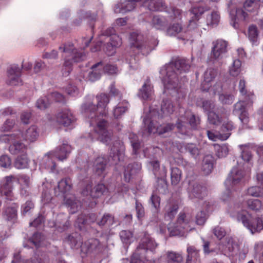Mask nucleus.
<instances>
[{
	"instance_id": "1",
	"label": "nucleus",
	"mask_w": 263,
	"mask_h": 263,
	"mask_svg": "<svg viewBox=\"0 0 263 263\" xmlns=\"http://www.w3.org/2000/svg\"><path fill=\"white\" fill-rule=\"evenodd\" d=\"M190 68L189 61L181 58H177L162 67L160 73L161 75L165 74L162 79L163 92L176 97L177 99L183 98L184 92L180 89L179 77L187 72Z\"/></svg>"
},
{
	"instance_id": "2",
	"label": "nucleus",
	"mask_w": 263,
	"mask_h": 263,
	"mask_svg": "<svg viewBox=\"0 0 263 263\" xmlns=\"http://www.w3.org/2000/svg\"><path fill=\"white\" fill-rule=\"evenodd\" d=\"M97 106H96L91 101L90 99L87 102L82 106V110L86 112H90L89 118L91 119L90 124L93 122H96L97 127L95 130L98 135V139L101 142L108 145L112 139V133L107 129V123L104 119H99V116L97 115V111L100 115L105 116L107 114L106 107L109 102L108 96L104 93H101L97 96Z\"/></svg>"
},
{
	"instance_id": "3",
	"label": "nucleus",
	"mask_w": 263,
	"mask_h": 263,
	"mask_svg": "<svg viewBox=\"0 0 263 263\" xmlns=\"http://www.w3.org/2000/svg\"><path fill=\"white\" fill-rule=\"evenodd\" d=\"M59 49L64 52L62 55L64 60L63 68L62 69L64 76H66L70 73L74 63L80 62L86 59L85 53L76 49L71 43L64 44Z\"/></svg>"
},
{
	"instance_id": "4",
	"label": "nucleus",
	"mask_w": 263,
	"mask_h": 263,
	"mask_svg": "<svg viewBox=\"0 0 263 263\" xmlns=\"http://www.w3.org/2000/svg\"><path fill=\"white\" fill-rule=\"evenodd\" d=\"M231 215L235 217L238 221H241L243 225L254 234L259 232L263 229L262 219L255 215H253L246 210H236L231 211Z\"/></svg>"
},
{
	"instance_id": "5",
	"label": "nucleus",
	"mask_w": 263,
	"mask_h": 263,
	"mask_svg": "<svg viewBox=\"0 0 263 263\" xmlns=\"http://www.w3.org/2000/svg\"><path fill=\"white\" fill-rule=\"evenodd\" d=\"M245 177V173L242 169L238 166L233 167L225 181L227 188V193L222 196V199L226 201L230 197V189L239 185Z\"/></svg>"
},
{
	"instance_id": "6",
	"label": "nucleus",
	"mask_w": 263,
	"mask_h": 263,
	"mask_svg": "<svg viewBox=\"0 0 263 263\" xmlns=\"http://www.w3.org/2000/svg\"><path fill=\"white\" fill-rule=\"evenodd\" d=\"M141 35L136 33H132L130 34V44L132 47L140 50L143 54L149 53L158 44V42L155 39L149 41H141Z\"/></svg>"
},
{
	"instance_id": "7",
	"label": "nucleus",
	"mask_w": 263,
	"mask_h": 263,
	"mask_svg": "<svg viewBox=\"0 0 263 263\" xmlns=\"http://www.w3.org/2000/svg\"><path fill=\"white\" fill-rule=\"evenodd\" d=\"M237 1L230 0L228 3V10L231 18V25L235 29L239 28L238 21L245 20L247 13L243 10L237 8Z\"/></svg>"
},
{
	"instance_id": "8",
	"label": "nucleus",
	"mask_w": 263,
	"mask_h": 263,
	"mask_svg": "<svg viewBox=\"0 0 263 263\" xmlns=\"http://www.w3.org/2000/svg\"><path fill=\"white\" fill-rule=\"evenodd\" d=\"M192 223L193 221L190 215L184 213L180 214L176 229L174 231L170 230L171 234L173 236L183 235L185 232H188L194 229V228L191 227Z\"/></svg>"
},
{
	"instance_id": "9",
	"label": "nucleus",
	"mask_w": 263,
	"mask_h": 263,
	"mask_svg": "<svg viewBox=\"0 0 263 263\" xmlns=\"http://www.w3.org/2000/svg\"><path fill=\"white\" fill-rule=\"evenodd\" d=\"M174 111V106L172 102L166 99L163 100L160 112L157 111L155 109H150V114L154 118L157 117L158 119H161L170 115Z\"/></svg>"
},
{
	"instance_id": "10",
	"label": "nucleus",
	"mask_w": 263,
	"mask_h": 263,
	"mask_svg": "<svg viewBox=\"0 0 263 263\" xmlns=\"http://www.w3.org/2000/svg\"><path fill=\"white\" fill-rule=\"evenodd\" d=\"M17 180L14 175L5 177L1 181L0 193L2 196L11 197L13 188V183Z\"/></svg>"
},
{
	"instance_id": "11",
	"label": "nucleus",
	"mask_w": 263,
	"mask_h": 263,
	"mask_svg": "<svg viewBox=\"0 0 263 263\" xmlns=\"http://www.w3.org/2000/svg\"><path fill=\"white\" fill-rule=\"evenodd\" d=\"M124 150L125 148L122 142L120 140L114 142L110 148L109 157L112 158L115 164L123 159Z\"/></svg>"
},
{
	"instance_id": "12",
	"label": "nucleus",
	"mask_w": 263,
	"mask_h": 263,
	"mask_svg": "<svg viewBox=\"0 0 263 263\" xmlns=\"http://www.w3.org/2000/svg\"><path fill=\"white\" fill-rule=\"evenodd\" d=\"M21 67L16 65L11 66L8 70L7 83L13 86L18 85L21 84Z\"/></svg>"
},
{
	"instance_id": "13",
	"label": "nucleus",
	"mask_w": 263,
	"mask_h": 263,
	"mask_svg": "<svg viewBox=\"0 0 263 263\" xmlns=\"http://www.w3.org/2000/svg\"><path fill=\"white\" fill-rule=\"evenodd\" d=\"M208 9L203 6H194L190 11L191 18L190 20L188 28L189 30H193L197 27V21L200 16L207 10Z\"/></svg>"
},
{
	"instance_id": "14",
	"label": "nucleus",
	"mask_w": 263,
	"mask_h": 263,
	"mask_svg": "<svg viewBox=\"0 0 263 263\" xmlns=\"http://www.w3.org/2000/svg\"><path fill=\"white\" fill-rule=\"evenodd\" d=\"M98 219L97 215L95 213H90L88 215L81 214L77 218L76 226L82 230L85 226L90 225L95 222H97Z\"/></svg>"
},
{
	"instance_id": "15",
	"label": "nucleus",
	"mask_w": 263,
	"mask_h": 263,
	"mask_svg": "<svg viewBox=\"0 0 263 263\" xmlns=\"http://www.w3.org/2000/svg\"><path fill=\"white\" fill-rule=\"evenodd\" d=\"M72 188L71 180L69 178L61 179L54 187V194L57 196H64L70 191Z\"/></svg>"
},
{
	"instance_id": "16",
	"label": "nucleus",
	"mask_w": 263,
	"mask_h": 263,
	"mask_svg": "<svg viewBox=\"0 0 263 263\" xmlns=\"http://www.w3.org/2000/svg\"><path fill=\"white\" fill-rule=\"evenodd\" d=\"M56 120L60 124L68 126L74 121L75 119L69 110L64 109L57 114Z\"/></svg>"
},
{
	"instance_id": "17",
	"label": "nucleus",
	"mask_w": 263,
	"mask_h": 263,
	"mask_svg": "<svg viewBox=\"0 0 263 263\" xmlns=\"http://www.w3.org/2000/svg\"><path fill=\"white\" fill-rule=\"evenodd\" d=\"M102 245L98 239L91 238L83 243L81 246V251L85 254L93 252H98L101 250Z\"/></svg>"
},
{
	"instance_id": "18",
	"label": "nucleus",
	"mask_w": 263,
	"mask_h": 263,
	"mask_svg": "<svg viewBox=\"0 0 263 263\" xmlns=\"http://www.w3.org/2000/svg\"><path fill=\"white\" fill-rule=\"evenodd\" d=\"M157 246V244L152 238L145 236L142 239L141 243L137 247V251L134 253H138V256L139 258H140L139 255L142 253L140 252L141 250H143L144 252L145 250H150L153 252Z\"/></svg>"
},
{
	"instance_id": "19",
	"label": "nucleus",
	"mask_w": 263,
	"mask_h": 263,
	"mask_svg": "<svg viewBox=\"0 0 263 263\" xmlns=\"http://www.w3.org/2000/svg\"><path fill=\"white\" fill-rule=\"evenodd\" d=\"M153 94V86L149 78H147L142 87L139 89L138 96L143 100H147L151 99Z\"/></svg>"
},
{
	"instance_id": "20",
	"label": "nucleus",
	"mask_w": 263,
	"mask_h": 263,
	"mask_svg": "<svg viewBox=\"0 0 263 263\" xmlns=\"http://www.w3.org/2000/svg\"><path fill=\"white\" fill-rule=\"evenodd\" d=\"M212 52L215 59L220 58L221 54L227 51V43L222 40H218L213 42Z\"/></svg>"
},
{
	"instance_id": "21",
	"label": "nucleus",
	"mask_w": 263,
	"mask_h": 263,
	"mask_svg": "<svg viewBox=\"0 0 263 263\" xmlns=\"http://www.w3.org/2000/svg\"><path fill=\"white\" fill-rule=\"evenodd\" d=\"M227 110L223 107L217 108L215 111H212L209 112L208 120L211 124L218 125L221 122L222 118L226 115Z\"/></svg>"
},
{
	"instance_id": "22",
	"label": "nucleus",
	"mask_w": 263,
	"mask_h": 263,
	"mask_svg": "<svg viewBox=\"0 0 263 263\" xmlns=\"http://www.w3.org/2000/svg\"><path fill=\"white\" fill-rule=\"evenodd\" d=\"M141 166L138 163L129 164L125 168L124 175L125 181L129 182L141 170Z\"/></svg>"
},
{
	"instance_id": "23",
	"label": "nucleus",
	"mask_w": 263,
	"mask_h": 263,
	"mask_svg": "<svg viewBox=\"0 0 263 263\" xmlns=\"http://www.w3.org/2000/svg\"><path fill=\"white\" fill-rule=\"evenodd\" d=\"M190 197L202 199L206 195V189L197 183L191 184L189 187Z\"/></svg>"
},
{
	"instance_id": "24",
	"label": "nucleus",
	"mask_w": 263,
	"mask_h": 263,
	"mask_svg": "<svg viewBox=\"0 0 263 263\" xmlns=\"http://www.w3.org/2000/svg\"><path fill=\"white\" fill-rule=\"evenodd\" d=\"M21 140L14 141L9 147L10 153L14 155L27 154V146L21 142Z\"/></svg>"
},
{
	"instance_id": "25",
	"label": "nucleus",
	"mask_w": 263,
	"mask_h": 263,
	"mask_svg": "<svg viewBox=\"0 0 263 263\" xmlns=\"http://www.w3.org/2000/svg\"><path fill=\"white\" fill-rule=\"evenodd\" d=\"M54 157L52 152L45 155L40 161L41 167L53 172L55 167V162L53 160Z\"/></svg>"
},
{
	"instance_id": "26",
	"label": "nucleus",
	"mask_w": 263,
	"mask_h": 263,
	"mask_svg": "<svg viewBox=\"0 0 263 263\" xmlns=\"http://www.w3.org/2000/svg\"><path fill=\"white\" fill-rule=\"evenodd\" d=\"M143 5L151 11H163L166 9L162 0H144Z\"/></svg>"
},
{
	"instance_id": "27",
	"label": "nucleus",
	"mask_w": 263,
	"mask_h": 263,
	"mask_svg": "<svg viewBox=\"0 0 263 263\" xmlns=\"http://www.w3.org/2000/svg\"><path fill=\"white\" fill-rule=\"evenodd\" d=\"M23 137L21 140H24L29 142L35 141L39 137V130L36 126L33 125L29 127L25 133H22Z\"/></svg>"
},
{
	"instance_id": "28",
	"label": "nucleus",
	"mask_w": 263,
	"mask_h": 263,
	"mask_svg": "<svg viewBox=\"0 0 263 263\" xmlns=\"http://www.w3.org/2000/svg\"><path fill=\"white\" fill-rule=\"evenodd\" d=\"M107 164V160L104 157H97L93 162V171L98 176L104 174Z\"/></svg>"
},
{
	"instance_id": "29",
	"label": "nucleus",
	"mask_w": 263,
	"mask_h": 263,
	"mask_svg": "<svg viewBox=\"0 0 263 263\" xmlns=\"http://www.w3.org/2000/svg\"><path fill=\"white\" fill-rule=\"evenodd\" d=\"M215 159L212 155H206L203 157L201 170L204 175H209L213 168Z\"/></svg>"
},
{
	"instance_id": "30",
	"label": "nucleus",
	"mask_w": 263,
	"mask_h": 263,
	"mask_svg": "<svg viewBox=\"0 0 263 263\" xmlns=\"http://www.w3.org/2000/svg\"><path fill=\"white\" fill-rule=\"evenodd\" d=\"M65 241L67 242L71 248L78 249L83 244L82 242L81 235L78 233H73L68 235L65 238Z\"/></svg>"
},
{
	"instance_id": "31",
	"label": "nucleus",
	"mask_w": 263,
	"mask_h": 263,
	"mask_svg": "<svg viewBox=\"0 0 263 263\" xmlns=\"http://www.w3.org/2000/svg\"><path fill=\"white\" fill-rule=\"evenodd\" d=\"M62 197L64 198L65 203L70 207L71 213H75L81 208V202L77 200L73 195L66 194Z\"/></svg>"
},
{
	"instance_id": "32",
	"label": "nucleus",
	"mask_w": 263,
	"mask_h": 263,
	"mask_svg": "<svg viewBox=\"0 0 263 263\" xmlns=\"http://www.w3.org/2000/svg\"><path fill=\"white\" fill-rule=\"evenodd\" d=\"M178 205L176 201L171 200L167 202L165 207V218L168 220L172 219L177 213Z\"/></svg>"
},
{
	"instance_id": "33",
	"label": "nucleus",
	"mask_w": 263,
	"mask_h": 263,
	"mask_svg": "<svg viewBox=\"0 0 263 263\" xmlns=\"http://www.w3.org/2000/svg\"><path fill=\"white\" fill-rule=\"evenodd\" d=\"M71 151V147L66 143H63L62 146L57 147L55 151L53 153V155L59 160L63 161L66 159L67 155H68Z\"/></svg>"
},
{
	"instance_id": "34",
	"label": "nucleus",
	"mask_w": 263,
	"mask_h": 263,
	"mask_svg": "<svg viewBox=\"0 0 263 263\" xmlns=\"http://www.w3.org/2000/svg\"><path fill=\"white\" fill-rule=\"evenodd\" d=\"M103 64L99 62L91 67V71L88 74V78L91 81H95L101 77L102 73Z\"/></svg>"
},
{
	"instance_id": "35",
	"label": "nucleus",
	"mask_w": 263,
	"mask_h": 263,
	"mask_svg": "<svg viewBox=\"0 0 263 263\" xmlns=\"http://www.w3.org/2000/svg\"><path fill=\"white\" fill-rule=\"evenodd\" d=\"M169 20L161 15H154L151 22V26L157 29H162L167 24Z\"/></svg>"
},
{
	"instance_id": "36",
	"label": "nucleus",
	"mask_w": 263,
	"mask_h": 263,
	"mask_svg": "<svg viewBox=\"0 0 263 263\" xmlns=\"http://www.w3.org/2000/svg\"><path fill=\"white\" fill-rule=\"evenodd\" d=\"M183 259L181 253L172 251L166 253V263H181Z\"/></svg>"
},
{
	"instance_id": "37",
	"label": "nucleus",
	"mask_w": 263,
	"mask_h": 263,
	"mask_svg": "<svg viewBox=\"0 0 263 263\" xmlns=\"http://www.w3.org/2000/svg\"><path fill=\"white\" fill-rule=\"evenodd\" d=\"M23 137L22 132L20 130L17 131L12 134L10 135H2L0 136V141L4 143H9L14 141L21 140V137Z\"/></svg>"
},
{
	"instance_id": "38",
	"label": "nucleus",
	"mask_w": 263,
	"mask_h": 263,
	"mask_svg": "<svg viewBox=\"0 0 263 263\" xmlns=\"http://www.w3.org/2000/svg\"><path fill=\"white\" fill-rule=\"evenodd\" d=\"M29 162L27 154L21 155L15 159L14 165L18 169H23L28 166Z\"/></svg>"
},
{
	"instance_id": "39",
	"label": "nucleus",
	"mask_w": 263,
	"mask_h": 263,
	"mask_svg": "<svg viewBox=\"0 0 263 263\" xmlns=\"http://www.w3.org/2000/svg\"><path fill=\"white\" fill-rule=\"evenodd\" d=\"M184 32L182 25L179 23L170 25L166 30V33L169 36H176L177 34Z\"/></svg>"
},
{
	"instance_id": "40",
	"label": "nucleus",
	"mask_w": 263,
	"mask_h": 263,
	"mask_svg": "<svg viewBox=\"0 0 263 263\" xmlns=\"http://www.w3.org/2000/svg\"><path fill=\"white\" fill-rule=\"evenodd\" d=\"M167 183L165 178H158L155 185L156 191L160 194H165L168 192Z\"/></svg>"
},
{
	"instance_id": "41",
	"label": "nucleus",
	"mask_w": 263,
	"mask_h": 263,
	"mask_svg": "<svg viewBox=\"0 0 263 263\" xmlns=\"http://www.w3.org/2000/svg\"><path fill=\"white\" fill-rule=\"evenodd\" d=\"M115 223L114 216L109 213H105L100 218H99L97 221V224L100 227H102L105 225L110 226Z\"/></svg>"
},
{
	"instance_id": "42",
	"label": "nucleus",
	"mask_w": 263,
	"mask_h": 263,
	"mask_svg": "<svg viewBox=\"0 0 263 263\" xmlns=\"http://www.w3.org/2000/svg\"><path fill=\"white\" fill-rule=\"evenodd\" d=\"M121 39L117 34L113 35L109 38V43L107 44L108 48L107 50L110 52L108 54H111L114 52V48L120 46L121 45Z\"/></svg>"
},
{
	"instance_id": "43",
	"label": "nucleus",
	"mask_w": 263,
	"mask_h": 263,
	"mask_svg": "<svg viewBox=\"0 0 263 263\" xmlns=\"http://www.w3.org/2000/svg\"><path fill=\"white\" fill-rule=\"evenodd\" d=\"M207 135L209 138L212 140L215 141L216 139H220L221 140H227L231 135V133H222L221 132H216V133H214L212 132L210 130H207Z\"/></svg>"
},
{
	"instance_id": "44",
	"label": "nucleus",
	"mask_w": 263,
	"mask_h": 263,
	"mask_svg": "<svg viewBox=\"0 0 263 263\" xmlns=\"http://www.w3.org/2000/svg\"><path fill=\"white\" fill-rule=\"evenodd\" d=\"M246 194L248 196L259 197L263 196V186H253L249 187Z\"/></svg>"
},
{
	"instance_id": "45",
	"label": "nucleus",
	"mask_w": 263,
	"mask_h": 263,
	"mask_svg": "<svg viewBox=\"0 0 263 263\" xmlns=\"http://www.w3.org/2000/svg\"><path fill=\"white\" fill-rule=\"evenodd\" d=\"M214 148L216 155L218 158L225 157L229 153V148L226 144H215Z\"/></svg>"
},
{
	"instance_id": "46",
	"label": "nucleus",
	"mask_w": 263,
	"mask_h": 263,
	"mask_svg": "<svg viewBox=\"0 0 263 263\" xmlns=\"http://www.w3.org/2000/svg\"><path fill=\"white\" fill-rule=\"evenodd\" d=\"M171 183L173 185H177L181 180V172L177 167H173L171 171Z\"/></svg>"
},
{
	"instance_id": "47",
	"label": "nucleus",
	"mask_w": 263,
	"mask_h": 263,
	"mask_svg": "<svg viewBox=\"0 0 263 263\" xmlns=\"http://www.w3.org/2000/svg\"><path fill=\"white\" fill-rule=\"evenodd\" d=\"M220 20V15L217 12L213 11L206 17V24L208 26L217 25Z\"/></svg>"
},
{
	"instance_id": "48",
	"label": "nucleus",
	"mask_w": 263,
	"mask_h": 263,
	"mask_svg": "<svg viewBox=\"0 0 263 263\" xmlns=\"http://www.w3.org/2000/svg\"><path fill=\"white\" fill-rule=\"evenodd\" d=\"M239 146L241 150V157L242 159L247 162L251 161L252 158V154L249 147L246 145H241Z\"/></svg>"
},
{
	"instance_id": "49",
	"label": "nucleus",
	"mask_w": 263,
	"mask_h": 263,
	"mask_svg": "<svg viewBox=\"0 0 263 263\" xmlns=\"http://www.w3.org/2000/svg\"><path fill=\"white\" fill-rule=\"evenodd\" d=\"M50 105V101L49 97L47 96L39 99L35 103L36 107L41 110H45L48 108Z\"/></svg>"
},
{
	"instance_id": "50",
	"label": "nucleus",
	"mask_w": 263,
	"mask_h": 263,
	"mask_svg": "<svg viewBox=\"0 0 263 263\" xmlns=\"http://www.w3.org/2000/svg\"><path fill=\"white\" fill-rule=\"evenodd\" d=\"M165 11L170 14V20L181 18L182 11L180 9L175 7H171L169 9L166 8Z\"/></svg>"
},
{
	"instance_id": "51",
	"label": "nucleus",
	"mask_w": 263,
	"mask_h": 263,
	"mask_svg": "<svg viewBox=\"0 0 263 263\" xmlns=\"http://www.w3.org/2000/svg\"><path fill=\"white\" fill-rule=\"evenodd\" d=\"M120 236L123 243L128 245L133 240V234L130 231L123 230L120 233Z\"/></svg>"
},
{
	"instance_id": "52",
	"label": "nucleus",
	"mask_w": 263,
	"mask_h": 263,
	"mask_svg": "<svg viewBox=\"0 0 263 263\" xmlns=\"http://www.w3.org/2000/svg\"><path fill=\"white\" fill-rule=\"evenodd\" d=\"M186 117L191 128L193 129H196L200 123V118L199 117H196L194 114L192 113H187L186 114Z\"/></svg>"
},
{
	"instance_id": "53",
	"label": "nucleus",
	"mask_w": 263,
	"mask_h": 263,
	"mask_svg": "<svg viewBox=\"0 0 263 263\" xmlns=\"http://www.w3.org/2000/svg\"><path fill=\"white\" fill-rule=\"evenodd\" d=\"M129 138L133 149V153L135 155H137L138 154V150L140 147V143L138 139V137L135 134H129Z\"/></svg>"
},
{
	"instance_id": "54",
	"label": "nucleus",
	"mask_w": 263,
	"mask_h": 263,
	"mask_svg": "<svg viewBox=\"0 0 263 263\" xmlns=\"http://www.w3.org/2000/svg\"><path fill=\"white\" fill-rule=\"evenodd\" d=\"M247 207L255 211H259L261 208V202L258 199H249L247 201Z\"/></svg>"
},
{
	"instance_id": "55",
	"label": "nucleus",
	"mask_w": 263,
	"mask_h": 263,
	"mask_svg": "<svg viewBox=\"0 0 263 263\" xmlns=\"http://www.w3.org/2000/svg\"><path fill=\"white\" fill-rule=\"evenodd\" d=\"M217 76V71L213 68L208 69L204 73V81L205 83H210Z\"/></svg>"
},
{
	"instance_id": "56",
	"label": "nucleus",
	"mask_w": 263,
	"mask_h": 263,
	"mask_svg": "<svg viewBox=\"0 0 263 263\" xmlns=\"http://www.w3.org/2000/svg\"><path fill=\"white\" fill-rule=\"evenodd\" d=\"M185 149L191 155L196 158L199 155V150L197 146L193 143H187L184 145Z\"/></svg>"
},
{
	"instance_id": "57",
	"label": "nucleus",
	"mask_w": 263,
	"mask_h": 263,
	"mask_svg": "<svg viewBox=\"0 0 263 263\" xmlns=\"http://www.w3.org/2000/svg\"><path fill=\"white\" fill-rule=\"evenodd\" d=\"M241 62L239 60H235L233 61L232 66L230 67V74L234 77L238 75L240 71Z\"/></svg>"
},
{
	"instance_id": "58",
	"label": "nucleus",
	"mask_w": 263,
	"mask_h": 263,
	"mask_svg": "<svg viewBox=\"0 0 263 263\" xmlns=\"http://www.w3.org/2000/svg\"><path fill=\"white\" fill-rule=\"evenodd\" d=\"M106 187L103 184H98L91 191V197L98 198L105 191Z\"/></svg>"
},
{
	"instance_id": "59",
	"label": "nucleus",
	"mask_w": 263,
	"mask_h": 263,
	"mask_svg": "<svg viewBox=\"0 0 263 263\" xmlns=\"http://www.w3.org/2000/svg\"><path fill=\"white\" fill-rule=\"evenodd\" d=\"M70 226V222L65 220L63 222L57 221L56 222H53L52 225H50L51 227H55L58 231L62 232L67 230Z\"/></svg>"
},
{
	"instance_id": "60",
	"label": "nucleus",
	"mask_w": 263,
	"mask_h": 263,
	"mask_svg": "<svg viewBox=\"0 0 263 263\" xmlns=\"http://www.w3.org/2000/svg\"><path fill=\"white\" fill-rule=\"evenodd\" d=\"M17 211L14 206L7 207L5 210V215L8 220H13L16 219Z\"/></svg>"
},
{
	"instance_id": "61",
	"label": "nucleus",
	"mask_w": 263,
	"mask_h": 263,
	"mask_svg": "<svg viewBox=\"0 0 263 263\" xmlns=\"http://www.w3.org/2000/svg\"><path fill=\"white\" fill-rule=\"evenodd\" d=\"M258 30L255 25H252L248 29V37L249 40L253 43L257 41L258 38Z\"/></svg>"
},
{
	"instance_id": "62",
	"label": "nucleus",
	"mask_w": 263,
	"mask_h": 263,
	"mask_svg": "<svg viewBox=\"0 0 263 263\" xmlns=\"http://www.w3.org/2000/svg\"><path fill=\"white\" fill-rule=\"evenodd\" d=\"M245 104L246 103L243 101H239L237 102L236 104H235L234 105V109L233 110V114L237 116L246 111Z\"/></svg>"
},
{
	"instance_id": "63",
	"label": "nucleus",
	"mask_w": 263,
	"mask_h": 263,
	"mask_svg": "<svg viewBox=\"0 0 263 263\" xmlns=\"http://www.w3.org/2000/svg\"><path fill=\"white\" fill-rule=\"evenodd\" d=\"M44 239V237L40 233H35L30 239V241L36 248L40 247L41 242Z\"/></svg>"
},
{
	"instance_id": "64",
	"label": "nucleus",
	"mask_w": 263,
	"mask_h": 263,
	"mask_svg": "<svg viewBox=\"0 0 263 263\" xmlns=\"http://www.w3.org/2000/svg\"><path fill=\"white\" fill-rule=\"evenodd\" d=\"M234 99V96L230 94H220L219 96V100L222 104H231Z\"/></svg>"
}]
</instances>
